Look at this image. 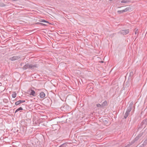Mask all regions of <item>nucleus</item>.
I'll return each instance as SVG.
<instances>
[{"instance_id":"f257e3e1","label":"nucleus","mask_w":147,"mask_h":147,"mask_svg":"<svg viewBox=\"0 0 147 147\" xmlns=\"http://www.w3.org/2000/svg\"><path fill=\"white\" fill-rule=\"evenodd\" d=\"M38 67V65L37 64L32 65V64H29L28 63L23 66L22 69L24 70L28 69H34V68H37Z\"/></svg>"},{"instance_id":"f03ea898","label":"nucleus","mask_w":147,"mask_h":147,"mask_svg":"<svg viewBox=\"0 0 147 147\" xmlns=\"http://www.w3.org/2000/svg\"><path fill=\"white\" fill-rule=\"evenodd\" d=\"M129 32V29H126L125 30H122L119 32L120 34L123 35H125L128 34Z\"/></svg>"},{"instance_id":"7ed1b4c3","label":"nucleus","mask_w":147,"mask_h":147,"mask_svg":"<svg viewBox=\"0 0 147 147\" xmlns=\"http://www.w3.org/2000/svg\"><path fill=\"white\" fill-rule=\"evenodd\" d=\"M21 58V57L19 56H15L12 57L10 58L9 60L11 61H14L20 59Z\"/></svg>"},{"instance_id":"20e7f679","label":"nucleus","mask_w":147,"mask_h":147,"mask_svg":"<svg viewBox=\"0 0 147 147\" xmlns=\"http://www.w3.org/2000/svg\"><path fill=\"white\" fill-rule=\"evenodd\" d=\"M141 123L143 125L144 129L147 125V118L143 120Z\"/></svg>"},{"instance_id":"39448f33","label":"nucleus","mask_w":147,"mask_h":147,"mask_svg":"<svg viewBox=\"0 0 147 147\" xmlns=\"http://www.w3.org/2000/svg\"><path fill=\"white\" fill-rule=\"evenodd\" d=\"M133 102H131L129 104V106L128 107L127 109L131 111L133 107Z\"/></svg>"},{"instance_id":"423d86ee","label":"nucleus","mask_w":147,"mask_h":147,"mask_svg":"<svg viewBox=\"0 0 147 147\" xmlns=\"http://www.w3.org/2000/svg\"><path fill=\"white\" fill-rule=\"evenodd\" d=\"M130 111H130L127 109V111L124 116V119H126L127 117L129 115V113Z\"/></svg>"},{"instance_id":"0eeeda50","label":"nucleus","mask_w":147,"mask_h":147,"mask_svg":"<svg viewBox=\"0 0 147 147\" xmlns=\"http://www.w3.org/2000/svg\"><path fill=\"white\" fill-rule=\"evenodd\" d=\"M25 102V101L24 100H20L17 101L16 102L15 104L16 105H17L21 103H24Z\"/></svg>"},{"instance_id":"6e6552de","label":"nucleus","mask_w":147,"mask_h":147,"mask_svg":"<svg viewBox=\"0 0 147 147\" xmlns=\"http://www.w3.org/2000/svg\"><path fill=\"white\" fill-rule=\"evenodd\" d=\"M134 31L135 34H136V38L134 40H135L136 39V38L138 37L139 32L138 29L136 28L134 29Z\"/></svg>"},{"instance_id":"1a4fd4ad","label":"nucleus","mask_w":147,"mask_h":147,"mask_svg":"<svg viewBox=\"0 0 147 147\" xmlns=\"http://www.w3.org/2000/svg\"><path fill=\"white\" fill-rule=\"evenodd\" d=\"M40 97L41 98H43L45 97V93H44V92H41L40 93Z\"/></svg>"},{"instance_id":"9d476101","label":"nucleus","mask_w":147,"mask_h":147,"mask_svg":"<svg viewBox=\"0 0 147 147\" xmlns=\"http://www.w3.org/2000/svg\"><path fill=\"white\" fill-rule=\"evenodd\" d=\"M103 122L104 124L107 126H108L109 125L108 119H107V120H103Z\"/></svg>"},{"instance_id":"9b49d317","label":"nucleus","mask_w":147,"mask_h":147,"mask_svg":"<svg viewBox=\"0 0 147 147\" xmlns=\"http://www.w3.org/2000/svg\"><path fill=\"white\" fill-rule=\"evenodd\" d=\"M30 94V95H32L34 96H35L36 95L35 94V91L32 90H31V92Z\"/></svg>"},{"instance_id":"f8f14e48","label":"nucleus","mask_w":147,"mask_h":147,"mask_svg":"<svg viewBox=\"0 0 147 147\" xmlns=\"http://www.w3.org/2000/svg\"><path fill=\"white\" fill-rule=\"evenodd\" d=\"M134 75L133 72L132 71L130 72L129 76V79L131 80L132 76Z\"/></svg>"},{"instance_id":"ddd939ff","label":"nucleus","mask_w":147,"mask_h":147,"mask_svg":"<svg viewBox=\"0 0 147 147\" xmlns=\"http://www.w3.org/2000/svg\"><path fill=\"white\" fill-rule=\"evenodd\" d=\"M107 105V102L106 100H105L102 104V107H104L106 106Z\"/></svg>"},{"instance_id":"4468645a","label":"nucleus","mask_w":147,"mask_h":147,"mask_svg":"<svg viewBox=\"0 0 147 147\" xmlns=\"http://www.w3.org/2000/svg\"><path fill=\"white\" fill-rule=\"evenodd\" d=\"M67 143H64L61 145L59 147H66L67 146Z\"/></svg>"},{"instance_id":"2eb2a0df","label":"nucleus","mask_w":147,"mask_h":147,"mask_svg":"<svg viewBox=\"0 0 147 147\" xmlns=\"http://www.w3.org/2000/svg\"><path fill=\"white\" fill-rule=\"evenodd\" d=\"M39 21L41 22H45V23H47L50 24H51L50 23H49V22H48L47 21H46L44 20H42V19L40 20H39Z\"/></svg>"},{"instance_id":"dca6fc26","label":"nucleus","mask_w":147,"mask_h":147,"mask_svg":"<svg viewBox=\"0 0 147 147\" xmlns=\"http://www.w3.org/2000/svg\"><path fill=\"white\" fill-rule=\"evenodd\" d=\"M146 129L142 133H140L137 136L138 137H139L140 138L143 135L144 133V132L145 131V130H146Z\"/></svg>"},{"instance_id":"f3484780","label":"nucleus","mask_w":147,"mask_h":147,"mask_svg":"<svg viewBox=\"0 0 147 147\" xmlns=\"http://www.w3.org/2000/svg\"><path fill=\"white\" fill-rule=\"evenodd\" d=\"M131 7L129 6V7H128L124 9L125 11L127 12V11H129L130 10H131L132 9L131 8Z\"/></svg>"},{"instance_id":"a211bd4d","label":"nucleus","mask_w":147,"mask_h":147,"mask_svg":"<svg viewBox=\"0 0 147 147\" xmlns=\"http://www.w3.org/2000/svg\"><path fill=\"white\" fill-rule=\"evenodd\" d=\"M23 110V109L22 108L20 107V108H18L16 110V111H15V113H16V112H18V111H19L20 110Z\"/></svg>"},{"instance_id":"6ab92c4d","label":"nucleus","mask_w":147,"mask_h":147,"mask_svg":"<svg viewBox=\"0 0 147 147\" xmlns=\"http://www.w3.org/2000/svg\"><path fill=\"white\" fill-rule=\"evenodd\" d=\"M143 127H144L143 125L141 123L140 124V125L138 127V130H139V129H142Z\"/></svg>"},{"instance_id":"aec40b11","label":"nucleus","mask_w":147,"mask_h":147,"mask_svg":"<svg viewBox=\"0 0 147 147\" xmlns=\"http://www.w3.org/2000/svg\"><path fill=\"white\" fill-rule=\"evenodd\" d=\"M129 2V1L128 0H123L121 1V3H127Z\"/></svg>"},{"instance_id":"412c9836","label":"nucleus","mask_w":147,"mask_h":147,"mask_svg":"<svg viewBox=\"0 0 147 147\" xmlns=\"http://www.w3.org/2000/svg\"><path fill=\"white\" fill-rule=\"evenodd\" d=\"M16 94L15 92H14L12 94V96L13 98H15L16 97Z\"/></svg>"},{"instance_id":"4be33fe9","label":"nucleus","mask_w":147,"mask_h":147,"mask_svg":"<svg viewBox=\"0 0 147 147\" xmlns=\"http://www.w3.org/2000/svg\"><path fill=\"white\" fill-rule=\"evenodd\" d=\"M5 5L3 3H0V7H3L5 6Z\"/></svg>"},{"instance_id":"5701e85b","label":"nucleus","mask_w":147,"mask_h":147,"mask_svg":"<svg viewBox=\"0 0 147 147\" xmlns=\"http://www.w3.org/2000/svg\"><path fill=\"white\" fill-rule=\"evenodd\" d=\"M97 107H102V104L100 105V104H97L96 105Z\"/></svg>"},{"instance_id":"b1692460","label":"nucleus","mask_w":147,"mask_h":147,"mask_svg":"<svg viewBox=\"0 0 147 147\" xmlns=\"http://www.w3.org/2000/svg\"><path fill=\"white\" fill-rule=\"evenodd\" d=\"M140 138L138 137V136H137L135 138V140H138Z\"/></svg>"},{"instance_id":"393cba45","label":"nucleus","mask_w":147,"mask_h":147,"mask_svg":"<svg viewBox=\"0 0 147 147\" xmlns=\"http://www.w3.org/2000/svg\"><path fill=\"white\" fill-rule=\"evenodd\" d=\"M117 12L119 14H121L123 13L122 12V10H118L117 11Z\"/></svg>"},{"instance_id":"a878e982","label":"nucleus","mask_w":147,"mask_h":147,"mask_svg":"<svg viewBox=\"0 0 147 147\" xmlns=\"http://www.w3.org/2000/svg\"><path fill=\"white\" fill-rule=\"evenodd\" d=\"M40 25L41 26H47V25L42 23H41L40 24Z\"/></svg>"},{"instance_id":"bb28decb","label":"nucleus","mask_w":147,"mask_h":147,"mask_svg":"<svg viewBox=\"0 0 147 147\" xmlns=\"http://www.w3.org/2000/svg\"><path fill=\"white\" fill-rule=\"evenodd\" d=\"M122 10V12L123 13H124V12H125L124 9H123V10Z\"/></svg>"},{"instance_id":"cd10ccee","label":"nucleus","mask_w":147,"mask_h":147,"mask_svg":"<svg viewBox=\"0 0 147 147\" xmlns=\"http://www.w3.org/2000/svg\"><path fill=\"white\" fill-rule=\"evenodd\" d=\"M40 24H41V23L37 22L36 23V24L38 25H40Z\"/></svg>"},{"instance_id":"c85d7f7f","label":"nucleus","mask_w":147,"mask_h":147,"mask_svg":"<svg viewBox=\"0 0 147 147\" xmlns=\"http://www.w3.org/2000/svg\"><path fill=\"white\" fill-rule=\"evenodd\" d=\"M99 62L100 63H103L104 62V61H99Z\"/></svg>"},{"instance_id":"c756f323","label":"nucleus","mask_w":147,"mask_h":147,"mask_svg":"<svg viewBox=\"0 0 147 147\" xmlns=\"http://www.w3.org/2000/svg\"><path fill=\"white\" fill-rule=\"evenodd\" d=\"M23 63H21L20 64V65H21V66H22V64H23Z\"/></svg>"},{"instance_id":"7c9ffc66","label":"nucleus","mask_w":147,"mask_h":147,"mask_svg":"<svg viewBox=\"0 0 147 147\" xmlns=\"http://www.w3.org/2000/svg\"><path fill=\"white\" fill-rule=\"evenodd\" d=\"M128 146H129V145H128L127 146H124V147H127Z\"/></svg>"},{"instance_id":"2f4dec72","label":"nucleus","mask_w":147,"mask_h":147,"mask_svg":"<svg viewBox=\"0 0 147 147\" xmlns=\"http://www.w3.org/2000/svg\"><path fill=\"white\" fill-rule=\"evenodd\" d=\"M1 76L0 75V78H1Z\"/></svg>"},{"instance_id":"473e14b6","label":"nucleus","mask_w":147,"mask_h":147,"mask_svg":"<svg viewBox=\"0 0 147 147\" xmlns=\"http://www.w3.org/2000/svg\"><path fill=\"white\" fill-rule=\"evenodd\" d=\"M110 1H112L113 0H109Z\"/></svg>"},{"instance_id":"72a5a7b5","label":"nucleus","mask_w":147,"mask_h":147,"mask_svg":"<svg viewBox=\"0 0 147 147\" xmlns=\"http://www.w3.org/2000/svg\"><path fill=\"white\" fill-rule=\"evenodd\" d=\"M142 146H140L139 147H142Z\"/></svg>"},{"instance_id":"f704fd0d","label":"nucleus","mask_w":147,"mask_h":147,"mask_svg":"<svg viewBox=\"0 0 147 147\" xmlns=\"http://www.w3.org/2000/svg\"><path fill=\"white\" fill-rule=\"evenodd\" d=\"M17 0H15V1H16Z\"/></svg>"}]
</instances>
